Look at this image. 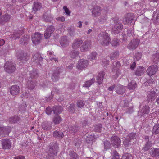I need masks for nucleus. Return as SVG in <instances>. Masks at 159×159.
Returning <instances> with one entry per match:
<instances>
[{
  "label": "nucleus",
  "mask_w": 159,
  "mask_h": 159,
  "mask_svg": "<svg viewBox=\"0 0 159 159\" xmlns=\"http://www.w3.org/2000/svg\"><path fill=\"white\" fill-rule=\"evenodd\" d=\"M98 42L102 45L107 46L111 41L109 35L106 32H103L99 34L98 38Z\"/></svg>",
  "instance_id": "1"
},
{
  "label": "nucleus",
  "mask_w": 159,
  "mask_h": 159,
  "mask_svg": "<svg viewBox=\"0 0 159 159\" xmlns=\"http://www.w3.org/2000/svg\"><path fill=\"white\" fill-rule=\"evenodd\" d=\"M114 26L112 28V31L114 34H118L120 32L123 28L122 24L120 22L118 19L114 18Z\"/></svg>",
  "instance_id": "2"
},
{
  "label": "nucleus",
  "mask_w": 159,
  "mask_h": 159,
  "mask_svg": "<svg viewBox=\"0 0 159 159\" xmlns=\"http://www.w3.org/2000/svg\"><path fill=\"white\" fill-rule=\"evenodd\" d=\"M5 71L7 72L11 73L13 72L16 69L14 63L12 61H7L4 65Z\"/></svg>",
  "instance_id": "3"
},
{
  "label": "nucleus",
  "mask_w": 159,
  "mask_h": 159,
  "mask_svg": "<svg viewBox=\"0 0 159 159\" xmlns=\"http://www.w3.org/2000/svg\"><path fill=\"white\" fill-rule=\"evenodd\" d=\"M43 34L39 33L36 32L33 34L32 35V40L33 44H38L40 43Z\"/></svg>",
  "instance_id": "4"
},
{
  "label": "nucleus",
  "mask_w": 159,
  "mask_h": 159,
  "mask_svg": "<svg viewBox=\"0 0 159 159\" xmlns=\"http://www.w3.org/2000/svg\"><path fill=\"white\" fill-rule=\"evenodd\" d=\"M140 42L139 39L134 38L129 43L127 47L130 50H134L138 47Z\"/></svg>",
  "instance_id": "5"
},
{
  "label": "nucleus",
  "mask_w": 159,
  "mask_h": 159,
  "mask_svg": "<svg viewBox=\"0 0 159 159\" xmlns=\"http://www.w3.org/2000/svg\"><path fill=\"white\" fill-rule=\"evenodd\" d=\"M32 61L34 62L37 63L39 66L43 65V59L41 55L38 53L35 54L32 58Z\"/></svg>",
  "instance_id": "6"
},
{
  "label": "nucleus",
  "mask_w": 159,
  "mask_h": 159,
  "mask_svg": "<svg viewBox=\"0 0 159 159\" xmlns=\"http://www.w3.org/2000/svg\"><path fill=\"white\" fill-rule=\"evenodd\" d=\"M157 70V66L154 65L149 66L147 69L146 72L148 75L151 76L155 74Z\"/></svg>",
  "instance_id": "7"
},
{
  "label": "nucleus",
  "mask_w": 159,
  "mask_h": 159,
  "mask_svg": "<svg viewBox=\"0 0 159 159\" xmlns=\"http://www.w3.org/2000/svg\"><path fill=\"white\" fill-rule=\"evenodd\" d=\"M111 140L112 145L115 148H118L120 145V140L117 136H112L111 138Z\"/></svg>",
  "instance_id": "8"
},
{
  "label": "nucleus",
  "mask_w": 159,
  "mask_h": 159,
  "mask_svg": "<svg viewBox=\"0 0 159 159\" xmlns=\"http://www.w3.org/2000/svg\"><path fill=\"white\" fill-rule=\"evenodd\" d=\"M91 42L90 40L85 41L80 47V50L82 52H86L91 47Z\"/></svg>",
  "instance_id": "9"
},
{
  "label": "nucleus",
  "mask_w": 159,
  "mask_h": 159,
  "mask_svg": "<svg viewBox=\"0 0 159 159\" xmlns=\"http://www.w3.org/2000/svg\"><path fill=\"white\" fill-rule=\"evenodd\" d=\"M88 65V62L87 60L81 59L78 62L77 68L79 70H82L86 68Z\"/></svg>",
  "instance_id": "10"
},
{
  "label": "nucleus",
  "mask_w": 159,
  "mask_h": 159,
  "mask_svg": "<svg viewBox=\"0 0 159 159\" xmlns=\"http://www.w3.org/2000/svg\"><path fill=\"white\" fill-rule=\"evenodd\" d=\"M11 16L5 14L0 17V25H2L9 21L11 18Z\"/></svg>",
  "instance_id": "11"
},
{
  "label": "nucleus",
  "mask_w": 159,
  "mask_h": 159,
  "mask_svg": "<svg viewBox=\"0 0 159 159\" xmlns=\"http://www.w3.org/2000/svg\"><path fill=\"white\" fill-rule=\"evenodd\" d=\"M16 57L17 59L23 63H25L27 61L26 57L24 55V52L23 51L18 52L16 53Z\"/></svg>",
  "instance_id": "12"
},
{
  "label": "nucleus",
  "mask_w": 159,
  "mask_h": 159,
  "mask_svg": "<svg viewBox=\"0 0 159 159\" xmlns=\"http://www.w3.org/2000/svg\"><path fill=\"white\" fill-rule=\"evenodd\" d=\"M101 12V8L98 6H96L93 9L92 16L93 17H97L100 15Z\"/></svg>",
  "instance_id": "13"
},
{
  "label": "nucleus",
  "mask_w": 159,
  "mask_h": 159,
  "mask_svg": "<svg viewBox=\"0 0 159 159\" xmlns=\"http://www.w3.org/2000/svg\"><path fill=\"white\" fill-rule=\"evenodd\" d=\"M2 145L3 149H9L11 147L10 140L8 139H2Z\"/></svg>",
  "instance_id": "14"
},
{
  "label": "nucleus",
  "mask_w": 159,
  "mask_h": 159,
  "mask_svg": "<svg viewBox=\"0 0 159 159\" xmlns=\"http://www.w3.org/2000/svg\"><path fill=\"white\" fill-rule=\"evenodd\" d=\"M134 18V16L133 13H128L126 17L123 19V21L124 24H126L131 23Z\"/></svg>",
  "instance_id": "15"
},
{
  "label": "nucleus",
  "mask_w": 159,
  "mask_h": 159,
  "mask_svg": "<svg viewBox=\"0 0 159 159\" xmlns=\"http://www.w3.org/2000/svg\"><path fill=\"white\" fill-rule=\"evenodd\" d=\"M62 69L59 67H57L56 70H54L52 77V78L53 81H56L58 80L59 78V74L60 73L62 72Z\"/></svg>",
  "instance_id": "16"
},
{
  "label": "nucleus",
  "mask_w": 159,
  "mask_h": 159,
  "mask_svg": "<svg viewBox=\"0 0 159 159\" xmlns=\"http://www.w3.org/2000/svg\"><path fill=\"white\" fill-rule=\"evenodd\" d=\"M20 89L18 86L16 85L12 86L10 89V93L13 95H17L19 93Z\"/></svg>",
  "instance_id": "17"
},
{
  "label": "nucleus",
  "mask_w": 159,
  "mask_h": 159,
  "mask_svg": "<svg viewBox=\"0 0 159 159\" xmlns=\"http://www.w3.org/2000/svg\"><path fill=\"white\" fill-rule=\"evenodd\" d=\"M42 4L39 2H35L33 4L32 7V12L35 13L38 11L40 10L42 8Z\"/></svg>",
  "instance_id": "18"
},
{
  "label": "nucleus",
  "mask_w": 159,
  "mask_h": 159,
  "mask_svg": "<svg viewBox=\"0 0 159 159\" xmlns=\"http://www.w3.org/2000/svg\"><path fill=\"white\" fill-rule=\"evenodd\" d=\"M26 84L28 87L32 89L35 85V80L34 79L29 78L27 81Z\"/></svg>",
  "instance_id": "19"
},
{
  "label": "nucleus",
  "mask_w": 159,
  "mask_h": 159,
  "mask_svg": "<svg viewBox=\"0 0 159 159\" xmlns=\"http://www.w3.org/2000/svg\"><path fill=\"white\" fill-rule=\"evenodd\" d=\"M69 41L68 40L67 36H65L62 37L60 40V43L63 47L67 46L69 44Z\"/></svg>",
  "instance_id": "20"
},
{
  "label": "nucleus",
  "mask_w": 159,
  "mask_h": 159,
  "mask_svg": "<svg viewBox=\"0 0 159 159\" xmlns=\"http://www.w3.org/2000/svg\"><path fill=\"white\" fill-rule=\"evenodd\" d=\"M83 43L82 40L80 39H75L72 44V48L73 49H76L79 48L80 45Z\"/></svg>",
  "instance_id": "21"
},
{
  "label": "nucleus",
  "mask_w": 159,
  "mask_h": 159,
  "mask_svg": "<svg viewBox=\"0 0 159 159\" xmlns=\"http://www.w3.org/2000/svg\"><path fill=\"white\" fill-rule=\"evenodd\" d=\"M42 128L44 130H48L51 129L52 125L50 122L46 121L42 123Z\"/></svg>",
  "instance_id": "22"
},
{
  "label": "nucleus",
  "mask_w": 159,
  "mask_h": 159,
  "mask_svg": "<svg viewBox=\"0 0 159 159\" xmlns=\"http://www.w3.org/2000/svg\"><path fill=\"white\" fill-rule=\"evenodd\" d=\"M125 91V87L118 85L117 86L116 92L117 93L121 94L124 93Z\"/></svg>",
  "instance_id": "23"
},
{
  "label": "nucleus",
  "mask_w": 159,
  "mask_h": 159,
  "mask_svg": "<svg viewBox=\"0 0 159 159\" xmlns=\"http://www.w3.org/2000/svg\"><path fill=\"white\" fill-rule=\"evenodd\" d=\"M105 75V73L103 72L99 73L98 74L96 80L98 84H100L102 83Z\"/></svg>",
  "instance_id": "24"
},
{
  "label": "nucleus",
  "mask_w": 159,
  "mask_h": 159,
  "mask_svg": "<svg viewBox=\"0 0 159 159\" xmlns=\"http://www.w3.org/2000/svg\"><path fill=\"white\" fill-rule=\"evenodd\" d=\"M150 111V109L148 106H145L141 109L139 112V114L143 116V115L147 114L149 113Z\"/></svg>",
  "instance_id": "25"
},
{
  "label": "nucleus",
  "mask_w": 159,
  "mask_h": 159,
  "mask_svg": "<svg viewBox=\"0 0 159 159\" xmlns=\"http://www.w3.org/2000/svg\"><path fill=\"white\" fill-rule=\"evenodd\" d=\"M29 40L30 37L27 35H25L21 38L20 43L21 44L25 45L28 44Z\"/></svg>",
  "instance_id": "26"
},
{
  "label": "nucleus",
  "mask_w": 159,
  "mask_h": 159,
  "mask_svg": "<svg viewBox=\"0 0 159 159\" xmlns=\"http://www.w3.org/2000/svg\"><path fill=\"white\" fill-rule=\"evenodd\" d=\"M145 69L142 66H139L137 68V69L135 72V74L138 76L142 75L145 71Z\"/></svg>",
  "instance_id": "27"
},
{
  "label": "nucleus",
  "mask_w": 159,
  "mask_h": 159,
  "mask_svg": "<svg viewBox=\"0 0 159 159\" xmlns=\"http://www.w3.org/2000/svg\"><path fill=\"white\" fill-rule=\"evenodd\" d=\"M156 93L154 91H148L147 93V99H155L156 96Z\"/></svg>",
  "instance_id": "28"
},
{
  "label": "nucleus",
  "mask_w": 159,
  "mask_h": 159,
  "mask_svg": "<svg viewBox=\"0 0 159 159\" xmlns=\"http://www.w3.org/2000/svg\"><path fill=\"white\" fill-rule=\"evenodd\" d=\"M52 111L54 114L58 115L62 112V107L59 106L53 107H52Z\"/></svg>",
  "instance_id": "29"
},
{
  "label": "nucleus",
  "mask_w": 159,
  "mask_h": 159,
  "mask_svg": "<svg viewBox=\"0 0 159 159\" xmlns=\"http://www.w3.org/2000/svg\"><path fill=\"white\" fill-rule=\"evenodd\" d=\"M95 82V79L94 78H93L90 80H88L84 83L83 86L86 88L89 87Z\"/></svg>",
  "instance_id": "30"
},
{
  "label": "nucleus",
  "mask_w": 159,
  "mask_h": 159,
  "mask_svg": "<svg viewBox=\"0 0 159 159\" xmlns=\"http://www.w3.org/2000/svg\"><path fill=\"white\" fill-rule=\"evenodd\" d=\"M97 56V54L95 52H92L87 56L88 59L91 61L96 60Z\"/></svg>",
  "instance_id": "31"
},
{
  "label": "nucleus",
  "mask_w": 159,
  "mask_h": 159,
  "mask_svg": "<svg viewBox=\"0 0 159 159\" xmlns=\"http://www.w3.org/2000/svg\"><path fill=\"white\" fill-rule=\"evenodd\" d=\"M150 153L152 156H158L159 155V149L152 148L150 151Z\"/></svg>",
  "instance_id": "32"
},
{
  "label": "nucleus",
  "mask_w": 159,
  "mask_h": 159,
  "mask_svg": "<svg viewBox=\"0 0 159 159\" xmlns=\"http://www.w3.org/2000/svg\"><path fill=\"white\" fill-rule=\"evenodd\" d=\"M62 121V119L61 117L58 115L55 116L52 119V122L55 124H59Z\"/></svg>",
  "instance_id": "33"
},
{
  "label": "nucleus",
  "mask_w": 159,
  "mask_h": 159,
  "mask_svg": "<svg viewBox=\"0 0 159 159\" xmlns=\"http://www.w3.org/2000/svg\"><path fill=\"white\" fill-rule=\"evenodd\" d=\"M137 86L136 82L134 80H132L129 84L128 88L130 90H134Z\"/></svg>",
  "instance_id": "34"
},
{
  "label": "nucleus",
  "mask_w": 159,
  "mask_h": 159,
  "mask_svg": "<svg viewBox=\"0 0 159 159\" xmlns=\"http://www.w3.org/2000/svg\"><path fill=\"white\" fill-rule=\"evenodd\" d=\"M30 78L31 79H34L37 78L38 76L37 70L36 69L34 70L30 71Z\"/></svg>",
  "instance_id": "35"
},
{
  "label": "nucleus",
  "mask_w": 159,
  "mask_h": 159,
  "mask_svg": "<svg viewBox=\"0 0 159 159\" xmlns=\"http://www.w3.org/2000/svg\"><path fill=\"white\" fill-rule=\"evenodd\" d=\"M53 135L54 136L59 138H62L64 136V135L62 132L57 131L54 132Z\"/></svg>",
  "instance_id": "36"
},
{
  "label": "nucleus",
  "mask_w": 159,
  "mask_h": 159,
  "mask_svg": "<svg viewBox=\"0 0 159 159\" xmlns=\"http://www.w3.org/2000/svg\"><path fill=\"white\" fill-rule=\"evenodd\" d=\"M120 66V63L118 61H115L113 62L112 67L114 70H116L117 71Z\"/></svg>",
  "instance_id": "37"
},
{
  "label": "nucleus",
  "mask_w": 159,
  "mask_h": 159,
  "mask_svg": "<svg viewBox=\"0 0 159 159\" xmlns=\"http://www.w3.org/2000/svg\"><path fill=\"white\" fill-rule=\"evenodd\" d=\"M152 58L153 62L157 64L159 62V53L153 55L152 57Z\"/></svg>",
  "instance_id": "38"
},
{
  "label": "nucleus",
  "mask_w": 159,
  "mask_h": 159,
  "mask_svg": "<svg viewBox=\"0 0 159 159\" xmlns=\"http://www.w3.org/2000/svg\"><path fill=\"white\" fill-rule=\"evenodd\" d=\"M22 32L19 31L18 32H14L13 34L11 35V37L15 39L19 38L20 36L22 34Z\"/></svg>",
  "instance_id": "39"
},
{
  "label": "nucleus",
  "mask_w": 159,
  "mask_h": 159,
  "mask_svg": "<svg viewBox=\"0 0 159 159\" xmlns=\"http://www.w3.org/2000/svg\"><path fill=\"white\" fill-rule=\"evenodd\" d=\"M152 132L154 134H157L159 133V124L155 125L152 129Z\"/></svg>",
  "instance_id": "40"
},
{
  "label": "nucleus",
  "mask_w": 159,
  "mask_h": 159,
  "mask_svg": "<svg viewBox=\"0 0 159 159\" xmlns=\"http://www.w3.org/2000/svg\"><path fill=\"white\" fill-rule=\"evenodd\" d=\"M7 133L6 127H0V136L2 137L4 136V134Z\"/></svg>",
  "instance_id": "41"
},
{
  "label": "nucleus",
  "mask_w": 159,
  "mask_h": 159,
  "mask_svg": "<svg viewBox=\"0 0 159 159\" xmlns=\"http://www.w3.org/2000/svg\"><path fill=\"white\" fill-rule=\"evenodd\" d=\"M102 129V125L101 124L97 125L94 126V131L96 132H100Z\"/></svg>",
  "instance_id": "42"
},
{
  "label": "nucleus",
  "mask_w": 159,
  "mask_h": 159,
  "mask_svg": "<svg viewBox=\"0 0 159 159\" xmlns=\"http://www.w3.org/2000/svg\"><path fill=\"white\" fill-rule=\"evenodd\" d=\"M78 129V126L76 125H74L72 127H70L69 128V130L71 133H74L76 132Z\"/></svg>",
  "instance_id": "43"
},
{
  "label": "nucleus",
  "mask_w": 159,
  "mask_h": 159,
  "mask_svg": "<svg viewBox=\"0 0 159 159\" xmlns=\"http://www.w3.org/2000/svg\"><path fill=\"white\" fill-rule=\"evenodd\" d=\"M152 142L150 141L148 142L146 144L145 146L144 147L143 149L145 151H147L152 146Z\"/></svg>",
  "instance_id": "44"
},
{
  "label": "nucleus",
  "mask_w": 159,
  "mask_h": 159,
  "mask_svg": "<svg viewBox=\"0 0 159 159\" xmlns=\"http://www.w3.org/2000/svg\"><path fill=\"white\" fill-rule=\"evenodd\" d=\"M119 54V52L118 51H116L113 52L110 55V58L111 59H116L117 57L118 56Z\"/></svg>",
  "instance_id": "45"
},
{
  "label": "nucleus",
  "mask_w": 159,
  "mask_h": 159,
  "mask_svg": "<svg viewBox=\"0 0 159 159\" xmlns=\"http://www.w3.org/2000/svg\"><path fill=\"white\" fill-rule=\"evenodd\" d=\"M75 109L76 107L75 104H71L69 107L68 108V110L69 112L74 113L75 111Z\"/></svg>",
  "instance_id": "46"
},
{
  "label": "nucleus",
  "mask_w": 159,
  "mask_h": 159,
  "mask_svg": "<svg viewBox=\"0 0 159 159\" xmlns=\"http://www.w3.org/2000/svg\"><path fill=\"white\" fill-rule=\"evenodd\" d=\"M79 54V52L78 51H73L70 55L71 57L72 58H75L77 57Z\"/></svg>",
  "instance_id": "47"
},
{
  "label": "nucleus",
  "mask_w": 159,
  "mask_h": 159,
  "mask_svg": "<svg viewBox=\"0 0 159 159\" xmlns=\"http://www.w3.org/2000/svg\"><path fill=\"white\" fill-rule=\"evenodd\" d=\"M85 104V103L82 100H78L77 102V106L80 108L83 107Z\"/></svg>",
  "instance_id": "48"
},
{
  "label": "nucleus",
  "mask_w": 159,
  "mask_h": 159,
  "mask_svg": "<svg viewBox=\"0 0 159 159\" xmlns=\"http://www.w3.org/2000/svg\"><path fill=\"white\" fill-rule=\"evenodd\" d=\"M68 33L71 36L74 35L75 33V30L74 28H69L68 29Z\"/></svg>",
  "instance_id": "49"
},
{
  "label": "nucleus",
  "mask_w": 159,
  "mask_h": 159,
  "mask_svg": "<svg viewBox=\"0 0 159 159\" xmlns=\"http://www.w3.org/2000/svg\"><path fill=\"white\" fill-rule=\"evenodd\" d=\"M106 17L104 16H101L98 19V21L101 24H103L106 21Z\"/></svg>",
  "instance_id": "50"
},
{
  "label": "nucleus",
  "mask_w": 159,
  "mask_h": 159,
  "mask_svg": "<svg viewBox=\"0 0 159 159\" xmlns=\"http://www.w3.org/2000/svg\"><path fill=\"white\" fill-rule=\"evenodd\" d=\"M55 28L53 26H50L48 27L46 29V30L47 32H48L51 34H52L54 31Z\"/></svg>",
  "instance_id": "51"
},
{
  "label": "nucleus",
  "mask_w": 159,
  "mask_h": 159,
  "mask_svg": "<svg viewBox=\"0 0 159 159\" xmlns=\"http://www.w3.org/2000/svg\"><path fill=\"white\" fill-rule=\"evenodd\" d=\"M18 120L17 117L15 116L14 117H11L10 119V121L11 123H15Z\"/></svg>",
  "instance_id": "52"
},
{
  "label": "nucleus",
  "mask_w": 159,
  "mask_h": 159,
  "mask_svg": "<svg viewBox=\"0 0 159 159\" xmlns=\"http://www.w3.org/2000/svg\"><path fill=\"white\" fill-rule=\"evenodd\" d=\"M120 158L119 155L117 152L116 151H114L113 152L112 159H120Z\"/></svg>",
  "instance_id": "53"
},
{
  "label": "nucleus",
  "mask_w": 159,
  "mask_h": 159,
  "mask_svg": "<svg viewBox=\"0 0 159 159\" xmlns=\"http://www.w3.org/2000/svg\"><path fill=\"white\" fill-rule=\"evenodd\" d=\"M53 53V51H48L47 52V54L50 56V60L51 61L54 60L55 61H57V59L56 58L51 57V56L52 55Z\"/></svg>",
  "instance_id": "54"
},
{
  "label": "nucleus",
  "mask_w": 159,
  "mask_h": 159,
  "mask_svg": "<svg viewBox=\"0 0 159 159\" xmlns=\"http://www.w3.org/2000/svg\"><path fill=\"white\" fill-rule=\"evenodd\" d=\"M130 140L128 139V138H126L123 142L125 146L128 147L130 144Z\"/></svg>",
  "instance_id": "55"
},
{
  "label": "nucleus",
  "mask_w": 159,
  "mask_h": 159,
  "mask_svg": "<svg viewBox=\"0 0 159 159\" xmlns=\"http://www.w3.org/2000/svg\"><path fill=\"white\" fill-rule=\"evenodd\" d=\"M70 155L72 157V159H77L78 158L77 154L73 151H71L70 153Z\"/></svg>",
  "instance_id": "56"
},
{
  "label": "nucleus",
  "mask_w": 159,
  "mask_h": 159,
  "mask_svg": "<svg viewBox=\"0 0 159 159\" xmlns=\"http://www.w3.org/2000/svg\"><path fill=\"white\" fill-rule=\"evenodd\" d=\"M118 40L116 39L115 38L113 39L112 42V45L113 46H116L119 45Z\"/></svg>",
  "instance_id": "57"
},
{
  "label": "nucleus",
  "mask_w": 159,
  "mask_h": 159,
  "mask_svg": "<svg viewBox=\"0 0 159 159\" xmlns=\"http://www.w3.org/2000/svg\"><path fill=\"white\" fill-rule=\"evenodd\" d=\"M136 136V134L135 133H132L130 134L127 137V138H128V139L129 140H131L132 139L135 138Z\"/></svg>",
  "instance_id": "58"
},
{
  "label": "nucleus",
  "mask_w": 159,
  "mask_h": 159,
  "mask_svg": "<svg viewBox=\"0 0 159 159\" xmlns=\"http://www.w3.org/2000/svg\"><path fill=\"white\" fill-rule=\"evenodd\" d=\"M134 56L136 60L139 61L141 58L142 54L140 53H138L135 54Z\"/></svg>",
  "instance_id": "59"
},
{
  "label": "nucleus",
  "mask_w": 159,
  "mask_h": 159,
  "mask_svg": "<svg viewBox=\"0 0 159 159\" xmlns=\"http://www.w3.org/2000/svg\"><path fill=\"white\" fill-rule=\"evenodd\" d=\"M52 111V108H51L49 107H48L46 109V113L47 115H49L51 114Z\"/></svg>",
  "instance_id": "60"
},
{
  "label": "nucleus",
  "mask_w": 159,
  "mask_h": 159,
  "mask_svg": "<svg viewBox=\"0 0 159 159\" xmlns=\"http://www.w3.org/2000/svg\"><path fill=\"white\" fill-rule=\"evenodd\" d=\"M63 8L66 14L70 16V12L67 8V7L66 6H64Z\"/></svg>",
  "instance_id": "61"
},
{
  "label": "nucleus",
  "mask_w": 159,
  "mask_h": 159,
  "mask_svg": "<svg viewBox=\"0 0 159 159\" xmlns=\"http://www.w3.org/2000/svg\"><path fill=\"white\" fill-rule=\"evenodd\" d=\"M127 35L129 37L133 36L134 33L131 30H127Z\"/></svg>",
  "instance_id": "62"
},
{
  "label": "nucleus",
  "mask_w": 159,
  "mask_h": 159,
  "mask_svg": "<svg viewBox=\"0 0 159 159\" xmlns=\"http://www.w3.org/2000/svg\"><path fill=\"white\" fill-rule=\"evenodd\" d=\"M51 34V33L48 31L47 32L46 30L45 33H44V37L46 39H48L50 37Z\"/></svg>",
  "instance_id": "63"
},
{
  "label": "nucleus",
  "mask_w": 159,
  "mask_h": 159,
  "mask_svg": "<svg viewBox=\"0 0 159 159\" xmlns=\"http://www.w3.org/2000/svg\"><path fill=\"white\" fill-rule=\"evenodd\" d=\"M154 18L156 19L157 21V22H159V14H157L156 13H155L154 16Z\"/></svg>",
  "instance_id": "64"
}]
</instances>
